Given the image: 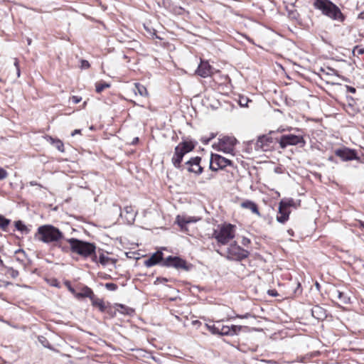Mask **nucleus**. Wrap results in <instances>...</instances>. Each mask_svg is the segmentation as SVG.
Masks as SVG:
<instances>
[{
  "instance_id": "1",
  "label": "nucleus",
  "mask_w": 364,
  "mask_h": 364,
  "mask_svg": "<svg viewBox=\"0 0 364 364\" xmlns=\"http://www.w3.org/2000/svg\"><path fill=\"white\" fill-rule=\"evenodd\" d=\"M35 238L44 243H59L64 240V234L52 225H43L38 228Z\"/></svg>"
},
{
  "instance_id": "2",
  "label": "nucleus",
  "mask_w": 364,
  "mask_h": 364,
  "mask_svg": "<svg viewBox=\"0 0 364 364\" xmlns=\"http://www.w3.org/2000/svg\"><path fill=\"white\" fill-rule=\"evenodd\" d=\"M313 6L316 9L321 11L323 15L333 21L342 23L346 19L338 6L330 0H314Z\"/></svg>"
},
{
  "instance_id": "3",
  "label": "nucleus",
  "mask_w": 364,
  "mask_h": 364,
  "mask_svg": "<svg viewBox=\"0 0 364 364\" xmlns=\"http://www.w3.org/2000/svg\"><path fill=\"white\" fill-rule=\"evenodd\" d=\"M65 240L70 245V251L72 253L77 254L84 258L90 257L96 250L95 245L92 242L73 237L65 239Z\"/></svg>"
},
{
  "instance_id": "4",
  "label": "nucleus",
  "mask_w": 364,
  "mask_h": 364,
  "mask_svg": "<svg viewBox=\"0 0 364 364\" xmlns=\"http://www.w3.org/2000/svg\"><path fill=\"white\" fill-rule=\"evenodd\" d=\"M235 237V226L231 224L223 225L220 230H214L213 237L215 238L218 243L225 245Z\"/></svg>"
},
{
  "instance_id": "5",
  "label": "nucleus",
  "mask_w": 364,
  "mask_h": 364,
  "mask_svg": "<svg viewBox=\"0 0 364 364\" xmlns=\"http://www.w3.org/2000/svg\"><path fill=\"white\" fill-rule=\"evenodd\" d=\"M274 131H270L267 134L260 135L254 143V149L257 151H268L273 149L274 144L278 142L277 138H274L272 134Z\"/></svg>"
},
{
  "instance_id": "6",
  "label": "nucleus",
  "mask_w": 364,
  "mask_h": 364,
  "mask_svg": "<svg viewBox=\"0 0 364 364\" xmlns=\"http://www.w3.org/2000/svg\"><path fill=\"white\" fill-rule=\"evenodd\" d=\"M278 143L281 149H284L288 146H299L304 147L306 144L302 135H296L293 134H283L278 139Z\"/></svg>"
},
{
  "instance_id": "7",
  "label": "nucleus",
  "mask_w": 364,
  "mask_h": 364,
  "mask_svg": "<svg viewBox=\"0 0 364 364\" xmlns=\"http://www.w3.org/2000/svg\"><path fill=\"white\" fill-rule=\"evenodd\" d=\"M250 252L233 242L227 249L226 258L228 260L241 261L249 256Z\"/></svg>"
},
{
  "instance_id": "8",
  "label": "nucleus",
  "mask_w": 364,
  "mask_h": 364,
  "mask_svg": "<svg viewBox=\"0 0 364 364\" xmlns=\"http://www.w3.org/2000/svg\"><path fill=\"white\" fill-rule=\"evenodd\" d=\"M236 143L237 139L235 137L225 136L219 139L218 144L214 145L213 147L218 151H220L226 154H232Z\"/></svg>"
},
{
  "instance_id": "9",
  "label": "nucleus",
  "mask_w": 364,
  "mask_h": 364,
  "mask_svg": "<svg viewBox=\"0 0 364 364\" xmlns=\"http://www.w3.org/2000/svg\"><path fill=\"white\" fill-rule=\"evenodd\" d=\"M161 266L174 267L177 269H182L185 271H188L191 267L186 260L176 256H168L162 262Z\"/></svg>"
},
{
  "instance_id": "10",
  "label": "nucleus",
  "mask_w": 364,
  "mask_h": 364,
  "mask_svg": "<svg viewBox=\"0 0 364 364\" xmlns=\"http://www.w3.org/2000/svg\"><path fill=\"white\" fill-rule=\"evenodd\" d=\"M200 162L201 157H191L183 164V167L181 169V171H187L188 173H193L196 176H199L203 171V168L201 166Z\"/></svg>"
},
{
  "instance_id": "11",
  "label": "nucleus",
  "mask_w": 364,
  "mask_h": 364,
  "mask_svg": "<svg viewBox=\"0 0 364 364\" xmlns=\"http://www.w3.org/2000/svg\"><path fill=\"white\" fill-rule=\"evenodd\" d=\"M335 154L340 157L343 161L358 159L356 151L346 147L336 149L335 151Z\"/></svg>"
},
{
  "instance_id": "12",
  "label": "nucleus",
  "mask_w": 364,
  "mask_h": 364,
  "mask_svg": "<svg viewBox=\"0 0 364 364\" xmlns=\"http://www.w3.org/2000/svg\"><path fill=\"white\" fill-rule=\"evenodd\" d=\"M242 326L232 325L231 326H224L220 323L219 335L233 336L238 335L242 329Z\"/></svg>"
},
{
  "instance_id": "13",
  "label": "nucleus",
  "mask_w": 364,
  "mask_h": 364,
  "mask_svg": "<svg viewBox=\"0 0 364 364\" xmlns=\"http://www.w3.org/2000/svg\"><path fill=\"white\" fill-rule=\"evenodd\" d=\"M186 154L182 151L179 147L176 146L174 149V153L171 158V163L173 166L181 171L183 167V164H182L183 159Z\"/></svg>"
},
{
  "instance_id": "14",
  "label": "nucleus",
  "mask_w": 364,
  "mask_h": 364,
  "mask_svg": "<svg viewBox=\"0 0 364 364\" xmlns=\"http://www.w3.org/2000/svg\"><path fill=\"white\" fill-rule=\"evenodd\" d=\"M212 69V66L208 63V61L201 60L196 73L198 75L205 78L211 75Z\"/></svg>"
},
{
  "instance_id": "15",
  "label": "nucleus",
  "mask_w": 364,
  "mask_h": 364,
  "mask_svg": "<svg viewBox=\"0 0 364 364\" xmlns=\"http://www.w3.org/2000/svg\"><path fill=\"white\" fill-rule=\"evenodd\" d=\"M210 158L212 163H215L216 166L220 168V169L228 166H232L233 164L232 161L217 154H212Z\"/></svg>"
},
{
  "instance_id": "16",
  "label": "nucleus",
  "mask_w": 364,
  "mask_h": 364,
  "mask_svg": "<svg viewBox=\"0 0 364 364\" xmlns=\"http://www.w3.org/2000/svg\"><path fill=\"white\" fill-rule=\"evenodd\" d=\"M163 255L161 251L154 253L148 259L144 261V265L147 267H151L158 264L161 265L162 262L164 260Z\"/></svg>"
},
{
  "instance_id": "17",
  "label": "nucleus",
  "mask_w": 364,
  "mask_h": 364,
  "mask_svg": "<svg viewBox=\"0 0 364 364\" xmlns=\"http://www.w3.org/2000/svg\"><path fill=\"white\" fill-rule=\"evenodd\" d=\"M290 211L279 203V210L277 215V222L284 224L289 220Z\"/></svg>"
},
{
  "instance_id": "18",
  "label": "nucleus",
  "mask_w": 364,
  "mask_h": 364,
  "mask_svg": "<svg viewBox=\"0 0 364 364\" xmlns=\"http://www.w3.org/2000/svg\"><path fill=\"white\" fill-rule=\"evenodd\" d=\"M197 144L196 141H193L192 140H183L180 142L176 146L179 147L182 150V151L186 154L191 151H192Z\"/></svg>"
},
{
  "instance_id": "19",
  "label": "nucleus",
  "mask_w": 364,
  "mask_h": 364,
  "mask_svg": "<svg viewBox=\"0 0 364 364\" xmlns=\"http://www.w3.org/2000/svg\"><path fill=\"white\" fill-rule=\"evenodd\" d=\"M331 296L333 299L338 300L343 304H348L350 300L349 297L345 293L336 289L331 291Z\"/></svg>"
},
{
  "instance_id": "20",
  "label": "nucleus",
  "mask_w": 364,
  "mask_h": 364,
  "mask_svg": "<svg viewBox=\"0 0 364 364\" xmlns=\"http://www.w3.org/2000/svg\"><path fill=\"white\" fill-rule=\"evenodd\" d=\"M95 294L91 288L87 286H83L81 288L80 292H77L75 294V298L77 299H82L83 298H89L90 300L93 299Z\"/></svg>"
},
{
  "instance_id": "21",
  "label": "nucleus",
  "mask_w": 364,
  "mask_h": 364,
  "mask_svg": "<svg viewBox=\"0 0 364 364\" xmlns=\"http://www.w3.org/2000/svg\"><path fill=\"white\" fill-rule=\"evenodd\" d=\"M311 315L317 320H323L326 318V311L323 307L316 305L311 309Z\"/></svg>"
},
{
  "instance_id": "22",
  "label": "nucleus",
  "mask_w": 364,
  "mask_h": 364,
  "mask_svg": "<svg viewBox=\"0 0 364 364\" xmlns=\"http://www.w3.org/2000/svg\"><path fill=\"white\" fill-rule=\"evenodd\" d=\"M136 213L132 206H126L124 210L120 213V216L126 218L128 223H133L134 220Z\"/></svg>"
},
{
  "instance_id": "23",
  "label": "nucleus",
  "mask_w": 364,
  "mask_h": 364,
  "mask_svg": "<svg viewBox=\"0 0 364 364\" xmlns=\"http://www.w3.org/2000/svg\"><path fill=\"white\" fill-rule=\"evenodd\" d=\"M240 205L242 208L249 209L252 211V213L257 215L258 216H260L257 205L255 202L250 200H246L243 201Z\"/></svg>"
},
{
  "instance_id": "24",
  "label": "nucleus",
  "mask_w": 364,
  "mask_h": 364,
  "mask_svg": "<svg viewBox=\"0 0 364 364\" xmlns=\"http://www.w3.org/2000/svg\"><path fill=\"white\" fill-rule=\"evenodd\" d=\"M48 142L50 144L53 145L59 151L64 152V144L63 141L58 139H55L50 136H47L46 137Z\"/></svg>"
},
{
  "instance_id": "25",
  "label": "nucleus",
  "mask_w": 364,
  "mask_h": 364,
  "mask_svg": "<svg viewBox=\"0 0 364 364\" xmlns=\"http://www.w3.org/2000/svg\"><path fill=\"white\" fill-rule=\"evenodd\" d=\"M279 203L288 210L290 207L296 208L300 205V200L295 201L293 198H284Z\"/></svg>"
},
{
  "instance_id": "26",
  "label": "nucleus",
  "mask_w": 364,
  "mask_h": 364,
  "mask_svg": "<svg viewBox=\"0 0 364 364\" xmlns=\"http://www.w3.org/2000/svg\"><path fill=\"white\" fill-rule=\"evenodd\" d=\"M90 301H92V305L97 307L101 312L106 311L107 306L102 299L97 298L95 295Z\"/></svg>"
},
{
  "instance_id": "27",
  "label": "nucleus",
  "mask_w": 364,
  "mask_h": 364,
  "mask_svg": "<svg viewBox=\"0 0 364 364\" xmlns=\"http://www.w3.org/2000/svg\"><path fill=\"white\" fill-rule=\"evenodd\" d=\"M197 221H198V220H189V219L186 218V217H184V216L178 215L176 217V223L181 227V228L182 230L186 227V224H188L191 223H196Z\"/></svg>"
},
{
  "instance_id": "28",
  "label": "nucleus",
  "mask_w": 364,
  "mask_h": 364,
  "mask_svg": "<svg viewBox=\"0 0 364 364\" xmlns=\"http://www.w3.org/2000/svg\"><path fill=\"white\" fill-rule=\"evenodd\" d=\"M15 228L17 230L20 231L23 234H28L30 230L27 228V226L21 221L17 220L14 223Z\"/></svg>"
},
{
  "instance_id": "29",
  "label": "nucleus",
  "mask_w": 364,
  "mask_h": 364,
  "mask_svg": "<svg viewBox=\"0 0 364 364\" xmlns=\"http://www.w3.org/2000/svg\"><path fill=\"white\" fill-rule=\"evenodd\" d=\"M134 91L135 93H139L141 96L143 97L146 96L148 95L146 88L144 85L138 82L135 83V87Z\"/></svg>"
},
{
  "instance_id": "30",
  "label": "nucleus",
  "mask_w": 364,
  "mask_h": 364,
  "mask_svg": "<svg viewBox=\"0 0 364 364\" xmlns=\"http://www.w3.org/2000/svg\"><path fill=\"white\" fill-rule=\"evenodd\" d=\"M220 322H217V324H205L207 328L214 335H219V329H220Z\"/></svg>"
},
{
  "instance_id": "31",
  "label": "nucleus",
  "mask_w": 364,
  "mask_h": 364,
  "mask_svg": "<svg viewBox=\"0 0 364 364\" xmlns=\"http://www.w3.org/2000/svg\"><path fill=\"white\" fill-rule=\"evenodd\" d=\"M11 223V220L6 218L4 215H0V228L6 230Z\"/></svg>"
},
{
  "instance_id": "32",
  "label": "nucleus",
  "mask_w": 364,
  "mask_h": 364,
  "mask_svg": "<svg viewBox=\"0 0 364 364\" xmlns=\"http://www.w3.org/2000/svg\"><path fill=\"white\" fill-rule=\"evenodd\" d=\"M4 267L6 269V274H9L11 278L16 279L18 276L19 274L17 270L13 269L12 267H6V266H5Z\"/></svg>"
},
{
  "instance_id": "33",
  "label": "nucleus",
  "mask_w": 364,
  "mask_h": 364,
  "mask_svg": "<svg viewBox=\"0 0 364 364\" xmlns=\"http://www.w3.org/2000/svg\"><path fill=\"white\" fill-rule=\"evenodd\" d=\"M109 86H110L109 84H108L107 82L97 83L95 90L97 93H100L105 88L109 87Z\"/></svg>"
},
{
  "instance_id": "34",
  "label": "nucleus",
  "mask_w": 364,
  "mask_h": 364,
  "mask_svg": "<svg viewBox=\"0 0 364 364\" xmlns=\"http://www.w3.org/2000/svg\"><path fill=\"white\" fill-rule=\"evenodd\" d=\"M110 260V258L105 256L103 253H101L100 255H99V259H98V262L102 264V265H106L108 262Z\"/></svg>"
},
{
  "instance_id": "35",
  "label": "nucleus",
  "mask_w": 364,
  "mask_h": 364,
  "mask_svg": "<svg viewBox=\"0 0 364 364\" xmlns=\"http://www.w3.org/2000/svg\"><path fill=\"white\" fill-rule=\"evenodd\" d=\"M38 341L46 348H50L49 341L44 336H39Z\"/></svg>"
},
{
  "instance_id": "36",
  "label": "nucleus",
  "mask_w": 364,
  "mask_h": 364,
  "mask_svg": "<svg viewBox=\"0 0 364 364\" xmlns=\"http://www.w3.org/2000/svg\"><path fill=\"white\" fill-rule=\"evenodd\" d=\"M118 306L122 309V312L123 314H131L134 312L132 308H129L123 304H119Z\"/></svg>"
},
{
  "instance_id": "37",
  "label": "nucleus",
  "mask_w": 364,
  "mask_h": 364,
  "mask_svg": "<svg viewBox=\"0 0 364 364\" xmlns=\"http://www.w3.org/2000/svg\"><path fill=\"white\" fill-rule=\"evenodd\" d=\"M105 288L109 291H116L118 288L117 285L114 283H106Z\"/></svg>"
},
{
  "instance_id": "38",
  "label": "nucleus",
  "mask_w": 364,
  "mask_h": 364,
  "mask_svg": "<svg viewBox=\"0 0 364 364\" xmlns=\"http://www.w3.org/2000/svg\"><path fill=\"white\" fill-rule=\"evenodd\" d=\"M7 176H8L7 171L4 168L0 167V181L6 178Z\"/></svg>"
},
{
  "instance_id": "39",
  "label": "nucleus",
  "mask_w": 364,
  "mask_h": 364,
  "mask_svg": "<svg viewBox=\"0 0 364 364\" xmlns=\"http://www.w3.org/2000/svg\"><path fill=\"white\" fill-rule=\"evenodd\" d=\"M55 245L61 249V250L64 252H68L70 251V245L69 246H63L61 245V241L59 243H55Z\"/></svg>"
},
{
  "instance_id": "40",
  "label": "nucleus",
  "mask_w": 364,
  "mask_h": 364,
  "mask_svg": "<svg viewBox=\"0 0 364 364\" xmlns=\"http://www.w3.org/2000/svg\"><path fill=\"white\" fill-rule=\"evenodd\" d=\"M65 286L67 287V288L68 289V290L73 294V295L75 297V294L77 293V291H75V289L71 286L70 284V282H66L65 283Z\"/></svg>"
},
{
  "instance_id": "41",
  "label": "nucleus",
  "mask_w": 364,
  "mask_h": 364,
  "mask_svg": "<svg viewBox=\"0 0 364 364\" xmlns=\"http://www.w3.org/2000/svg\"><path fill=\"white\" fill-rule=\"evenodd\" d=\"M80 63H81L80 67L82 69H87L90 66L89 62L86 60H81Z\"/></svg>"
},
{
  "instance_id": "42",
  "label": "nucleus",
  "mask_w": 364,
  "mask_h": 364,
  "mask_svg": "<svg viewBox=\"0 0 364 364\" xmlns=\"http://www.w3.org/2000/svg\"><path fill=\"white\" fill-rule=\"evenodd\" d=\"M247 102H248V99L246 98V97H240V100H239V103L240 105V106L242 107H245V106H247Z\"/></svg>"
},
{
  "instance_id": "43",
  "label": "nucleus",
  "mask_w": 364,
  "mask_h": 364,
  "mask_svg": "<svg viewBox=\"0 0 364 364\" xmlns=\"http://www.w3.org/2000/svg\"><path fill=\"white\" fill-rule=\"evenodd\" d=\"M301 292H302V289H301V284L299 282H298L297 283V287H296V288L294 290V294L299 295V294H301Z\"/></svg>"
},
{
  "instance_id": "44",
  "label": "nucleus",
  "mask_w": 364,
  "mask_h": 364,
  "mask_svg": "<svg viewBox=\"0 0 364 364\" xmlns=\"http://www.w3.org/2000/svg\"><path fill=\"white\" fill-rule=\"evenodd\" d=\"M71 100L74 104H77L82 100V97L79 96H73Z\"/></svg>"
},
{
  "instance_id": "45",
  "label": "nucleus",
  "mask_w": 364,
  "mask_h": 364,
  "mask_svg": "<svg viewBox=\"0 0 364 364\" xmlns=\"http://www.w3.org/2000/svg\"><path fill=\"white\" fill-rule=\"evenodd\" d=\"M215 163H212V161L210 160V169L212 170L213 171H217L218 169H220V167H218V166H215Z\"/></svg>"
},
{
  "instance_id": "46",
  "label": "nucleus",
  "mask_w": 364,
  "mask_h": 364,
  "mask_svg": "<svg viewBox=\"0 0 364 364\" xmlns=\"http://www.w3.org/2000/svg\"><path fill=\"white\" fill-rule=\"evenodd\" d=\"M241 242L243 246H248L250 244V240L247 237H243Z\"/></svg>"
},
{
  "instance_id": "47",
  "label": "nucleus",
  "mask_w": 364,
  "mask_h": 364,
  "mask_svg": "<svg viewBox=\"0 0 364 364\" xmlns=\"http://www.w3.org/2000/svg\"><path fill=\"white\" fill-rule=\"evenodd\" d=\"M168 279L165 277H157L156 278V282H159V283H164L166 282H167Z\"/></svg>"
},
{
  "instance_id": "48",
  "label": "nucleus",
  "mask_w": 364,
  "mask_h": 364,
  "mask_svg": "<svg viewBox=\"0 0 364 364\" xmlns=\"http://www.w3.org/2000/svg\"><path fill=\"white\" fill-rule=\"evenodd\" d=\"M90 257L92 258V262H97L98 261L96 255V250H95V253L92 254Z\"/></svg>"
},
{
  "instance_id": "49",
  "label": "nucleus",
  "mask_w": 364,
  "mask_h": 364,
  "mask_svg": "<svg viewBox=\"0 0 364 364\" xmlns=\"http://www.w3.org/2000/svg\"><path fill=\"white\" fill-rule=\"evenodd\" d=\"M268 294L272 296H276L278 295L277 291L275 289L269 290Z\"/></svg>"
},
{
  "instance_id": "50",
  "label": "nucleus",
  "mask_w": 364,
  "mask_h": 364,
  "mask_svg": "<svg viewBox=\"0 0 364 364\" xmlns=\"http://www.w3.org/2000/svg\"><path fill=\"white\" fill-rule=\"evenodd\" d=\"M347 91L351 93H355L356 89L351 86H346Z\"/></svg>"
},
{
  "instance_id": "51",
  "label": "nucleus",
  "mask_w": 364,
  "mask_h": 364,
  "mask_svg": "<svg viewBox=\"0 0 364 364\" xmlns=\"http://www.w3.org/2000/svg\"><path fill=\"white\" fill-rule=\"evenodd\" d=\"M210 141V139L208 138H206V137H203L202 138V142L204 144H208Z\"/></svg>"
},
{
  "instance_id": "52",
  "label": "nucleus",
  "mask_w": 364,
  "mask_h": 364,
  "mask_svg": "<svg viewBox=\"0 0 364 364\" xmlns=\"http://www.w3.org/2000/svg\"><path fill=\"white\" fill-rule=\"evenodd\" d=\"M80 133H81V130H80V129H75V130L72 132L71 135L73 136H75V134H80Z\"/></svg>"
},
{
  "instance_id": "53",
  "label": "nucleus",
  "mask_w": 364,
  "mask_h": 364,
  "mask_svg": "<svg viewBox=\"0 0 364 364\" xmlns=\"http://www.w3.org/2000/svg\"><path fill=\"white\" fill-rule=\"evenodd\" d=\"M14 66L16 67V69L18 68H20L18 59H16V58L14 59Z\"/></svg>"
},
{
  "instance_id": "54",
  "label": "nucleus",
  "mask_w": 364,
  "mask_h": 364,
  "mask_svg": "<svg viewBox=\"0 0 364 364\" xmlns=\"http://www.w3.org/2000/svg\"><path fill=\"white\" fill-rule=\"evenodd\" d=\"M139 141V138L138 137H135L134 138L133 141H132V145H134L136 144L137 142Z\"/></svg>"
},
{
  "instance_id": "55",
  "label": "nucleus",
  "mask_w": 364,
  "mask_h": 364,
  "mask_svg": "<svg viewBox=\"0 0 364 364\" xmlns=\"http://www.w3.org/2000/svg\"><path fill=\"white\" fill-rule=\"evenodd\" d=\"M315 287L318 291H320L321 289V285L318 282H315Z\"/></svg>"
},
{
  "instance_id": "56",
  "label": "nucleus",
  "mask_w": 364,
  "mask_h": 364,
  "mask_svg": "<svg viewBox=\"0 0 364 364\" xmlns=\"http://www.w3.org/2000/svg\"><path fill=\"white\" fill-rule=\"evenodd\" d=\"M358 18L364 20V11L359 14Z\"/></svg>"
},
{
  "instance_id": "57",
  "label": "nucleus",
  "mask_w": 364,
  "mask_h": 364,
  "mask_svg": "<svg viewBox=\"0 0 364 364\" xmlns=\"http://www.w3.org/2000/svg\"><path fill=\"white\" fill-rule=\"evenodd\" d=\"M16 74H17V77H19L21 75L20 68H16Z\"/></svg>"
},
{
  "instance_id": "58",
  "label": "nucleus",
  "mask_w": 364,
  "mask_h": 364,
  "mask_svg": "<svg viewBox=\"0 0 364 364\" xmlns=\"http://www.w3.org/2000/svg\"><path fill=\"white\" fill-rule=\"evenodd\" d=\"M30 184H31V186H36L38 183L36 181H31Z\"/></svg>"
},
{
  "instance_id": "59",
  "label": "nucleus",
  "mask_w": 364,
  "mask_h": 364,
  "mask_svg": "<svg viewBox=\"0 0 364 364\" xmlns=\"http://www.w3.org/2000/svg\"><path fill=\"white\" fill-rule=\"evenodd\" d=\"M199 323H200V322L199 321L196 320V321H193V325H196V324H199Z\"/></svg>"
},
{
  "instance_id": "60",
  "label": "nucleus",
  "mask_w": 364,
  "mask_h": 364,
  "mask_svg": "<svg viewBox=\"0 0 364 364\" xmlns=\"http://www.w3.org/2000/svg\"><path fill=\"white\" fill-rule=\"evenodd\" d=\"M215 134H213V133H212V134H210V136L209 137V139H210V140H211V139H213V138H215Z\"/></svg>"
},
{
  "instance_id": "61",
  "label": "nucleus",
  "mask_w": 364,
  "mask_h": 364,
  "mask_svg": "<svg viewBox=\"0 0 364 364\" xmlns=\"http://www.w3.org/2000/svg\"><path fill=\"white\" fill-rule=\"evenodd\" d=\"M248 316H249V314H246V315H245V316H237V317H239V318H247V317H248Z\"/></svg>"
},
{
  "instance_id": "62",
  "label": "nucleus",
  "mask_w": 364,
  "mask_h": 364,
  "mask_svg": "<svg viewBox=\"0 0 364 364\" xmlns=\"http://www.w3.org/2000/svg\"><path fill=\"white\" fill-rule=\"evenodd\" d=\"M27 43H28V45H31V38H27Z\"/></svg>"
},
{
  "instance_id": "63",
  "label": "nucleus",
  "mask_w": 364,
  "mask_h": 364,
  "mask_svg": "<svg viewBox=\"0 0 364 364\" xmlns=\"http://www.w3.org/2000/svg\"><path fill=\"white\" fill-rule=\"evenodd\" d=\"M186 218L189 219V220H196L195 218H192V217H186Z\"/></svg>"
},
{
  "instance_id": "64",
  "label": "nucleus",
  "mask_w": 364,
  "mask_h": 364,
  "mask_svg": "<svg viewBox=\"0 0 364 364\" xmlns=\"http://www.w3.org/2000/svg\"><path fill=\"white\" fill-rule=\"evenodd\" d=\"M19 252H21V253H23V254H24V253H25V252H24V251H23V250H18V251H16V253H19Z\"/></svg>"
}]
</instances>
